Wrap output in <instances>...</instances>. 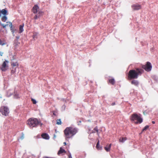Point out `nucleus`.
<instances>
[{
  "mask_svg": "<svg viewBox=\"0 0 158 158\" xmlns=\"http://www.w3.org/2000/svg\"><path fill=\"white\" fill-rule=\"evenodd\" d=\"M41 136L42 138L46 139H48L49 138V137L48 135L46 133H43L41 135Z\"/></svg>",
  "mask_w": 158,
  "mask_h": 158,
  "instance_id": "9b49d317",
  "label": "nucleus"
},
{
  "mask_svg": "<svg viewBox=\"0 0 158 158\" xmlns=\"http://www.w3.org/2000/svg\"><path fill=\"white\" fill-rule=\"evenodd\" d=\"M96 148L98 150H101L102 149V148L101 147H100L99 146V141H98V142H97L96 146Z\"/></svg>",
  "mask_w": 158,
  "mask_h": 158,
  "instance_id": "aec40b11",
  "label": "nucleus"
},
{
  "mask_svg": "<svg viewBox=\"0 0 158 158\" xmlns=\"http://www.w3.org/2000/svg\"><path fill=\"white\" fill-rule=\"evenodd\" d=\"M37 33H33V38H37Z\"/></svg>",
  "mask_w": 158,
  "mask_h": 158,
  "instance_id": "393cba45",
  "label": "nucleus"
},
{
  "mask_svg": "<svg viewBox=\"0 0 158 158\" xmlns=\"http://www.w3.org/2000/svg\"><path fill=\"white\" fill-rule=\"evenodd\" d=\"M31 101H32V102L34 104H36V100H35V99H33V98H32V99H31Z\"/></svg>",
  "mask_w": 158,
  "mask_h": 158,
  "instance_id": "a878e982",
  "label": "nucleus"
},
{
  "mask_svg": "<svg viewBox=\"0 0 158 158\" xmlns=\"http://www.w3.org/2000/svg\"><path fill=\"white\" fill-rule=\"evenodd\" d=\"M131 84L134 85L136 86H138L139 83L138 81L133 79L131 82Z\"/></svg>",
  "mask_w": 158,
  "mask_h": 158,
  "instance_id": "9d476101",
  "label": "nucleus"
},
{
  "mask_svg": "<svg viewBox=\"0 0 158 158\" xmlns=\"http://www.w3.org/2000/svg\"><path fill=\"white\" fill-rule=\"evenodd\" d=\"M79 122H80V123H81V121H79Z\"/></svg>",
  "mask_w": 158,
  "mask_h": 158,
  "instance_id": "4c0bfd02",
  "label": "nucleus"
},
{
  "mask_svg": "<svg viewBox=\"0 0 158 158\" xmlns=\"http://www.w3.org/2000/svg\"><path fill=\"white\" fill-rule=\"evenodd\" d=\"M18 39H19V37H16Z\"/></svg>",
  "mask_w": 158,
  "mask_h": 158,
  "instance_id": "58836bf2",
  "label": "nucleus"
},
{
  "mask_svg": "<svg viewBox=\"0 0 158 158\" xmlns=\"http://www.w3.org/2000/svg\"><path fill=\"white\" fill-rule=\"evenodd\" d=\"M149 127V126L148 125H146L143 128V129L142 131H146L147 129Z\"/></svg>",
  "mask_w": 158,
  "mask_h": 158,
  "instance_id": "5701e85b",
  "label": "nucleus"
},
{
  "mask_svg": "<svg viewBox=\"0 0 158 158\" xmlns=\"http://www.w3.org/2000/svg\"><path fill=\"white\" fill-rule=\"evenodd\" d=\"M39 9V7L37 5H35L33 7L32 11L34 14H36Z\"/></svg>",
  "mask_w": 158,
  "mask_h": 158,
  "instance_id": "1a4fd4ad",
  "label": "nucleus"
},
{
  "mask_svg": "<svg viewBox=\"0 0 158 158\" xmlns=\"http://www.w3.org/2000/svg\"><path fill=\"white\" fill-rule=\"evenodd\" d=\"M66 152L65 150L62 148H60L58 152V154L59 155L63 153H65Z\"/></svg>",
  "mask_w": 158,
  "mask_h": 158,
  "instance_id": "4468645a",
  "label": "nucleus"
},
{
  "mask_svg": "<svg viewBox=\"0 0 158 158\" xmlns=\"http://www.w3.org/2000/svg\"><path fill=\"white\" fill-rule=\"evenodd\" d=\"M61 122L60 119L56 120V124L58 125L61 124Z\"/></svg>",
  "mask_w": 158,
  "mask_h": 158,
  "instance_id": "412c9836",
  "label": "nucleus"
},
{
  "mask_svg": "<svg viewBox=\"0 0 158 158\" xmlns=\"http://www.w3.org/2000/svg\"><path fill=\"white\" fill-rule=\"evenodd\" d=\"M1 25L4 28H5L6 26H7L8 24H6L5 25H4L2 24H1Z\"/></svg>",
  "mask_w": 158,
  "mask_h": 158,
  "instance_id": "cd10ccee",
  "label": "nucleus"
},
{
  "mask_svg": "<svg viewBox=\"0 0 158 158\" xmlns=\"http://www.w3.org/2000/svg\"><path fill=\"white\" fill-rule=\"evenodd\" d=\"M0 11L2 14L4 15H6L7 12V11L5 9H3L2 10H0Z\"/></svg>",
  "mask_w": 158,
  "mask_h": 158,
  "instance_id": "a211bd4d",
  "label": "nucleus"
},
{
  "mask_svg": "<svg viewBox=\"0 0 158 158\" xmlns=\"http://www.w3.org/2000/svg\"><path fill=\"white\" fill-rule=\"evenodd\" d=\"M23 138H24L23 135H22L21 136V139H23Z\"/></svg>",
  "mask_w": 158,
  "mask_h": 158,
  "instance_id": "72a5a7b5",
  "label": "nucleus"
},
{
  "mask_svg": "<svg viewBox=\"0 0 158 158\" xmlns=\"http://www.w3.org/2000/svg\"><path fill=\"white\" fill-rule=\"evenodd\" d=\"M68 158H72L70 153H69L68 154Z\"/></svg>",
  "mask_w": 158,
  "mask_h": 158,
  "instance_id": "7c9ffc66",
  "label": "nucleus"
},
{
  "mask_svg": "<svg viewBox=\"0 0 158 158\" xmlns=\"http://www.w3.org/2000/svg\"><path fill=\"white\" fill-rule=\"evenodd\" d=\"M131 7L133 10H138L140 9L141 8V6L137 4L133 5Z\"/></svg>",
  "mask_w": 158,
  "mask_h": 158,
  "instance_id": "6e6552de",
  "label": "nucleus"
},
{
  "mask_svg": "<svg viewBox=\"0 0 158 158\" xmlns=\"http://www.w3.org/2000/svg\"><path fill=\"white\" fill-rule=\"evenodd\" d=\"M42 123H41V125H42Z\"/></svg>",
  "mask_w": 158,
  "mask_h": 158,
  "instance_id": "ea45409f",
  "label": "nucleus"
},
{
  "mask_svg": "<svg viewBox=\"0 0 158 158\" xmlns=\"http://www.w3.org/2000/svg\"><path fill=\"white\" fill-rule=\"evenodd\" d=\"M24 24H23L22 25H20L19 27V33H21L23 31V27Z\"/></svg>",
  "mask_w": 158,
  "mask_h": 158,
  "instance_id": "f8f14e48",
  "label": "nucleus"
},
{
  "mask_svg": "<svg viewBox=\"0 0 158 158\" xmlns=\"http://www.w3.org/2000/svg\"><path fill=\"white\" fill-rule=\"evenodd\" d=\"M64 145H65L66 144V142H64Z\"/></svg>",
  "mask_w": 158,
  "mask_h": 158,
  "instance_id": "c9c22d12",
  "label": "nucleus"
},
{
  "mask_svg": "<svg viewBox=\"0 0 158 158\" xmlns=\"http://www.w3.org/2000/svg\"><path fill=\"white\" fill-rule=\"evenodd\" d=\"M8 61L7 60H5L2 63V67L1 69V70L2 71H5L7 70V68L8 67L7 65Z\"/></svg>",
  "mask_w": 158,
  "mask_h": 158,
  "instance_id": "0eeeda50",
  "label": "nucleus"
},
{
  "mask_svg": "<svg viewBox=\"0 0 158 158\" xmlns=\"http://www.w3.org/2000/svg\"><path fill=\"white\" fill-rule=\"evenodd\" d=\"M7 23H8V22H7ZM8 23H9V27H10V28H11H11H12V23H11L10 22H8Z\"/></svg>",
  "mask_w": 158,
  "mask_h": 158,
  "instance_id": "bb28decb",
  "label": "nucleus"
},
{
  "mask_svg": "<svg viewBox=\"0 0 158 158\" xmlns=\"http://www.w3.org/2000/svg\"><path fill=\"white\" fill-rule=\"evenodd\" d=\"M155 121H152V123L153 124H155Z\"/></svg>",
  "mask_w": 158,
  "mask_h": 158,
  "instance_id": "f704fd0d",
  "label": "nucleus"
},
{
  "mask_svg": "<svg viewBox=\"0 0 158 158\" xmlns=\"http://www.w3.org/2000/svg\"><path fill=\"white\" fill-rule=\"evenodd\" d=\"M111 145V144L110 143L109 145L108 146L107 145L106 146L104 147V149L106 152H108L110 151Z\"/></svg>",
  "mask_w": 158,
  "mask_h": 158,
  "instance_id": "ddd939ff",
  "label": "nucleus"
},
{
  "mask_svg": "<svg viewBox=\"0 0 158 158\" xmlns=\"http://www.w3.org/2000/svg\"><path fill=\"white\" fill-rule=\"evenodd\" d=\"M142 68L147 72L150 71L152 69V66L151 63L149 62H147L145 65H143Z\"/></svg>",
  "mask_w": 158,
  "mask_h": 158,
  "instance_id": "423d86ee",
  "label": "nucleus"
},
{
  "mask_svg": "<svg viewBox=\"0 0 158 158\" xmlns=\"http://www.w3.org/2000/svg\"><path fill=\"white\" fill-rule=\"evenodd\" d=\"M7 18L6 16H3L2 18V20L3 22H5L7 20Z\"/></svg>",
  "mask_w": 158,
  "mask_h": 158,
  "instance_id": "4be33fe9",
  "label": "nucleus"
},
{
  "mask_svg": "<svg viewBox=\"0 0 158 158\" xmlns=\"http://www.w3.org/2000/svg\"><path fill=\"white\" fill-rule=\"evenodd\" d=\"M55 112H55V111H52L53 114V115H55V116H56V114H55Z\"/></svg>",
  "mask_w": 158,
  "mask_h": 158,
  "instance_id": "2f4dec72",
  "label": "nucleus"
},
{
  "mask_svg": "<svg viewBox=\"0 0 158 158\" xmlns=\"http://www.w3.org/2000/svg\"><path fill=\"white\" fill-rule=\"evenodd\" d=\"M38 15H40V16L43 15V12L41 11H40L39 12Z\"/></svg>",
  "mask_w": 158,
  "mask_h": 158,
  "instance_id": "c85d7f7f",
  "label": "nucleus"
},
{
  "mask_svg": "<svg viewBox=\"0 0 158 158\" xmlns=\"http://www.w3.org/2000/svg\"><path fill=\"white\" fill-rule=\"evenodd\" d=\"M0 111L2 114L5 116H7L9 113L8 108L5 106H2L1 107Z\"/></svg>",
  "mask_w": 158,
  "mask_h": 158,
  "instance_id": "39448f33",
  "label": "nucleus"
},
{
  "mask_svg": "<svg viewBox=\"0 0 158 158\" xmlns=\"http://www.w3.org/2000/svg\"><path fill=\"white\" fill-rule=\"evenodd\" d=\"M95 132H96L97 133V134H98V127L97 126L92 131V133H94Z\"/></svg>",
  "mask_w": 158,
  "mask_h": 158,
  "instance_id": "6ab92c4d",
  "label": "nucleus"
},
{
  "mask_svg": "<svg viewBox=\"0 0 158 158\" xmlns=\"http://www.w3.org/2000/svg\"><path fill=\"white\" fill-rule=\"evenodd\" d=\"M40 17V15H35L34 16V18L35 19H36L38 18H39Z\"/></svg>",
  "mask_w": 158,
  "mask_h": 158,
  "instance_id": "b1692460",
  "label": "nucleus"
},
{
  "mask_svg": "<svg viewBox=\"0 0 158 158\" xmlns=\"http://www.w3.org/2000/svg\"><path fill=\"white\" fill-rule=\"evenodd\" d=\"M5 44L3 43L2 42V41L0 39V45H3Z\"/></svg>",
  "mask_w": 158,
  "mask_h": 158,
  "instance_id": "c756f323",
  "label": "nucleus"
},
{
  "mask_svg": "<svg viewBox=\"0 0 158 158\" xmlns=\"http://www.w3.org/2000/svg\"><path fill=\"white\" fill-rule=\"evenodd\" d=\"M2 54H3V53H0V55L1 56H2Z\"/></svg>",
  "mask_w": 158,
  "mask_h": 158,
  "instance_id": "e433bc0d",
  "label": "nucleus"
},
{
  "mask_svg": "<svg viewBox=\"0 0 158 158\" xmlns=\"http://www.w3.org/2000/svg\"><path fill=\"white\" fill-rule=\"evenodd\" d=\"M127 139V138L125 137H121L120 138L119 140V141L120 142L123 143Z\"/></svg>",
  "mask_w": 158,
  "mask_h": 158,
  "instance_id": "2eb2a0df",
  "label": "nucleus"
},
{
  "mask_svg": "<svg viewBox=\"0 0 158 158\" xmlns=\"http://www.w3.org/2000/svg\"><path fill=\"white\" fill-rule=\"evenodd\" d=\"M40 123V121L36 118H30L27 121V124L30 127H37Z\"/></svg>",
  "mask_w": 158,
  "mask_h": 158,
  "instance_id": "20e7f679",
  "label": "nucleus"
},
{
  "mask_svg": "<svg viewBox=\"0 0 158 158\" xmlns=\"http://www.w3.org/2000/svg\"><path fill=\"white\" fill-rule=\"evenodd\" d=\"M130 119L131 121H135V124H140L143 122V119L141 117L140 114H137L136 113H134L130 117Z\"/></svg>",
  "mask_w": 158,
  "mask_h": 158,
  "instance_id": "7ed1b4c3",
  "label": "nucleus"
},
{
  "mask_svg": "<svg viewBox=\"0 0 158 158\" xmlns=\"http://www.w3.org/2000/svg\"><path fill=\"white\" fill-rule=\"evenodd\" d=\"M11 65L13 67L18 66H19V64L17 62H11Z\"/></svg>",
  "mask_w": 158,
  "mask_h": 158,
  "instance_id": "f3484780",
  "label": "nucleus"
},
{
  "mask_svg": "<svg viewBox=\"0 0 158 158\" xmlns=\"http://www.w3.org/2000/svg\"><path fill=\"white\" fill-rule=\"evenodd\" d=\"M115 102H113L112 103V104H111V105L112 106H114V105H115Z\"/></svg>",
  "mask_w": 158,
  "mask_h": 158,
  "instance_id": "473e14b6",
  "label": "nucleus"
},
{
  "mask_svg": "<svg viewBox=\"0 0 158 158\" xmlns=\"http://www.w3.org/2000/svg\"><path fill=\"white\" fill-rule=\"evenodd\" d=\"M109 82L110 84L112 85H114L115 84V80L114 78H111L109 79Z\"/></svg>",
  "mask_w": 158,
  "mask_h": 158,
  "instance_id": "dca6fc26",
  "label": "nucleus"
},
{
  "mask_svg": "<svg viewBox=\"0 0 158 158\" xmlns=\"http://www.w3.org/2000/svg\"><path fill=\"white\" fill-rule=\"evenodd\" d=\"M78 132V129L72 127H66L64 131L65 139L72 138Z\"/></svg>",
  "mask_w": 158,
  "mask_h": 158,
  "instance_id": "f257e3e1",
  "label": "nucleus"
},
{
  "mask_svg": "<svg viewBox=\"0 0 158 158\" xmlns=\"http://www.w3.org/2000/svg\"><path fill=\"white\" fill-rule=\"evenodd\" d=\"M143 72V69L139 68L131 70L129 72L128 78L129 80L137 79L139 76H141Z\"/></svg>",
  "mask_w": 158,
  "mask_h": 158,
  "instance_id": "f03ea898",
  "label": "nucleus"
}]
</instances>
